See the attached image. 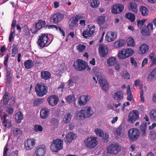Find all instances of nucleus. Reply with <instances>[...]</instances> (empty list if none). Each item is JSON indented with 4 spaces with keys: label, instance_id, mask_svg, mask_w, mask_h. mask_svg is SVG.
<instances>
[{
    "label": "nucleus",
    "instance_id": "63",
    "mask_svg": "<svg viewBox=\"0 0 156 156\" xmlns=\"http://www.w3.org/2000/svg\"><path fill=\"white\" fill-rule=\"evenodd\" d=\"M146 20H138L137 22V26L138 27H140L143 25L144 23L145 22Z\"/></svg>",
    "mask_w": 156,
    "mask_h": 156
},
{
    "label": "nucleus",
    "instance_id": "34",
    "mask_svg": "<svg viewBox=\"0 0 156 156\" xmlns=\"http://www.w3.org/2000/svg\"><path fill=\"white\" fill-rule=\"evenodd\" d=\"M41 76L42 78L47 80L50 77L51 74L48 71H43L41 73Z\"/></svg>",
    "mask_w": 156,
    "mask_h": 156
},
{
    "label": "nucleus",
    "instance_id": "55",
    "mask_svg": "<svg viewBox=\"0 0 156 156\" xmlns=\"http://www.w3.org/2000/svg\"><path fill=\"white\" fill-rule=\"evenodd\" d=\"M121 75L123 77L126 79L130 78V75L126 71H124L121 73Z\"/></svg>",
    "mask_w": 156,
    "mask_h": 156
},
{
    "label": "nucleus",
    "instance_id": "39",
    "mask_svg": "<svg viewBox=\"0 0 156 156\" xmlns=\"http://www.w3.org/2000/svg\"><path fill=\"white\" fill-rule=\"evenodd\" d=\"M105 17L103 16H100L98 17L97 21L100 26L103 24L105 21Z\"/></svg>",
    "mask_w": 156,
    "mask_h": 156
},
{
    "label": "nucleus",
    "instance_id": "25",
    "mask_svg": "<svg viewBox=\"0 0 156 156\" xmlns=\"http://www.w3.org/2000/svg\"><path fill=\"white\" fill-rule=\"evenodd\" d=\"M139 53L140 54H144L146 53L149 49L148 45L145 44H141L139 48Z\"/></svg>",
    "mask_w": 156,
    "mask_h": 156
},
{
    "label": "nucleus",
    "instance_id": "26",
    "mask_svg": "<svg viewBox=\"0 0 156 156\" xmlns=\"http://www.w3.org/2000/svg\"><path fill=\"white\" fill-rule=\"evenodd\" d=\"M117 62L116 58L115 57H110L107 61V63L108 66H112L115 65Z\"/></svg>",
    "mask_w": 156,
    "mask_h": 156
},
{
    "label": "nucleus",
    "instance_id": "9",
    "mask_svg": "<svg viewBox=\"0 0 156 156\" xmlns=\"http://www.w3.org/2000/svg\"><path fill=\"white\" fill-rule=\"evenodd\" d=\"M46 151V148L44 145H38L35 148L34 156H45Z\"/></svg>",
    "mask_w": 156,
    "mask_h": 156
},
{
    "label": "nucleus",
    "instance_id": "8",
    "mask_svg": "<svg viewBox=\"0 0 156 156\" xmlns=\"http://www.w3.org/2000/svg\"><path fill=\"white\" fill-rule=\"evenodd\" d=\"M95 31V26L94 25H88L86 29L83 31L82 35L84 38H87L92 36Z\"/></svg>",
    "mask_w": 156,
    "mask_h": 156
},
{
    "label": "nucleus",
    "instance_id": "37",
    "mask_svg": "<svg viewBox=\"0 0 156 156\" xmlns=\"http://www.w3.org/2000/svg\"><path fill=\"white\" fill-rule=\"evenodd\" d=\"M124 50L126 58L132 55L134 53V51L131 48L124 49Z\"/></svg>",
    "mask_w": 156,
    "mask_h": 156
},
{
    "label": "nucleus",
    "instance_id": "64",
    "mask_svg": "<svg viewBox=\"0 0 156 156\" xmlns=\"http://www.w3.org/2000/svg\"><path fill=\"white\" fill-rule=\"evenodd\" d=\"M64 87V84L63 83H61L59 87L58 88L57 90L59 91L62 92L63 90Z\"/></svg>",
    "mask_w": 156,
    "mask_h": 156
},
{
    "label": "nucleus",
    "instance_id": "42",
    "mask_svg": "<svg viewBox=\"0 0 156 156\" xmlns=\"http://www.w3.org/2000/svg\"><path fill=\"white\" fill-rule=\"evenodd\" d=\"M146 124L141 125L140 127V129L141 133V135L142 136H146Z\"/></svg>",
    "mask_w": 156,
    "mask_h": 156
},
{
    "label": "nucleus",
    "instance_id": "56",
    "mask_svg": "<svg viewBox=\"0 0 156 156\" xmlns=\"http://www.w3.org/2000/svg\"><path fill=\"white\" fill-rule=\"evenodd\" d=\"M2 124L5 127L7 128H10L11 126V122L8 119L3 121Z\"/></svg>",
    "mask_w": 156,
    "mask_h": 156
},
{
    "label": "nucleus",
    "instance_id": "45",
    "mask_svg": "<svg viewBox=\"0 0 156 156\" xmlns=\"http://www.w3.org/2000/svg\"><path fill=\"white\" fill-rule=\"evenodd\" d=\"M125 52L124 49L119 51L118 54V56L120 59H123L126 58Z\"/></svg>",
    "mask_w": 156,
    "mask_h": 156
},
{
    "label": "nucleus",
    "instance_id": "10",
    "mask_svg": "<svg viewBox=\"0 0 156 156\" xmlns=\"http://www.w3.org/2000/svg\"><path fill=\"white\" fill-rule=\"evenodd\" d=\"M97 78L102 89L105 91H107L108 89L109 84L106 79L103 76H97Z\"/></svg>",
    "mask_w": 156,
    "mask_h": 156
},
{
    "label": "nucleus",
    "instance_id": "43",
    "mask_svg": "<svg viewBox=\"0 0 156 156\" xmlns=\"http://www.w3.org/2000/svg\"><path fill=\"white\" fill-rule=\"evenodd\" d=\"M125 17L132 22L135 20V16L133 14L131 13H127L126 14Z\"/></svg>",
    "mask_w": 156,
    "mask_h": 156
},
{
    "label": "nucleus",
    "instance_id": "5",
    "mask_svg": "<svg viewBox=\"0 0 156 156\" xmlns=\"http://www.w3.org/2000/svg\"><path fill=\"white\" fill-rule=\"evenodd\" d=\"M35 90L37 94L40 97H42L46 94L48 88L44 84L37 83L36 85Z\"/></svg>",
    "mask_w": 156,
    "mask_h": 156
},
{
    "label": "nucleus",
    "instance_id": "30",
    "mask_svg": "<svg viewBox=\"0 0 156 156\" xmlns=\"http://www.w3.org/2000/svg\"><path fill=\"white\" fill-rule=\"evenodd\" d=\"M148 57L151 62L152 63L151 66L152 65H156V55L155 53L152 52L150 53L148 56Z\"/></svg>",
    "mask_w": 156,
    "mask_h": 156
},
{
    "label": "nucleus",
    "instance_id": "23",
    "mask_svg": "<svg viewBox=\"0 0 156 156\" xmlns=\"http://www.w3.org/2000/svg\"><path fill=\"white\" fill-rule=\"evenodd\" d=\"M123 92L122 91H117L114 93L112 97L114 100L119 101L123 98Z\"/></svg>",
    "mask_w": 156,
    "mask_h": 156
},
{
    "label": "nucleus",
    "instance_id": "58",
    "mask_svg": "<svg viewBox=\"0 0 156 156\" xmlns=\"http://www.w3.org/2000/svg\"><path fill=\"white\" fill-rule=\"evenodd\" d=\"M3 101L4 103H7L9 100V93L6 92L4 94L3 96Z\"/></svg>",
    "mask_w": 156,
    "mask_h": 156
},
{
    "label": "nucleus",
    "instance_id": "33",
    "mask_svg": "<svg viewBox=\"0 0 156 156\" xmlns=\"http://www.w3.org/2000/svg\"><path fill=\"white\" fill-rule=\"evenodd\" d=\"M125 41L124 40L120 39L114 43V46L116 48L122 47L125 45Z\"/></svg>",
    "mask_w": 156,
    "mask_h": 156
},
{
    "label": "nucleus",
    "instance_id": "50",
    "mask_svg": "<svg viewBox=\"0 0 156 156\" xmlns=\"http://www.w3.org/2000/svg\"><path fill=\"white\" fill-rule=\"evenodd\" d=\"M68 85L69 87L73 86L76 83V81L74 78H70L68 81Z\"/></svg>",
    "mask_w": 156,
    "mask_h": 156
},
{
    "label": "nucleus",
    "instance_id": "19",
    "mask_svg": "<svg viewBox=\"0 0 156 156\" xmlns=\"http://www.w3.org/2000/svg\"><path fill=\"white\" fill-rule=\"evenodd\" d=\"M124 8L123 5L117 4L114 5L111 9L112 12L114 14H119L121 12Z\"/></svg>",
    "mask_w": 156,
    "mask_h": 156
},
{
    "label": "nucleus",
    "instance_id": "54",
    "mask_svg": "<svg viewBox=\"0 0 156 156\" xmlns=\"http://www.w3.org/2000/svg\"><path fill=\"white\" fill-rule=\"evenodd\" d=\"M11 154L9 151V149L5 147L3 151V156H11Z\"/></svg>",
    "mask_w": 156,
    "mask_h": 156
},
{
    "label": "nucleus",
    "instance_id": "13",
    "mask_svg": "<svg viewBox=\"0 0 156 156\" xmlns=\"http://www.w3.org/2000/svg\"><path fill=\"white\" fill-rule=\"evenodd\" d=\"M36 143V140L33 138H30L26 140L24 142V148L27 150H30L34 147Z\"/></svg>",
    "mask_w": 156,
    "mask_h": 156
},
{
    "label": "nucleus",
    "instance_id": "21",
    "mask_svg": "<svg viewBox=\"0 0 156 156\" xmlns=\"http://www.w3.org/2000/svg\"><path fill=\"white\" fill-rule=\"evenodd\" d=\"M76 137V136L75 134L72 132H69L66 136L65 142L67 144H70Z\"/></svg>",
    "mask_w": 156,
    "mask_h": 156
},
{
    "label": "nucleus",
    "instance_id": "1",
    "mask_svg": "<svg viewBox=\"0 0 156 156\" xmlns=\"http://www.w3.org/2000/svg\"><path fill=\"white\" fill-rule=\"evenodd\" d=\"M94 114L93 108L87 106L82 108L75 113L74 118L78 120H81L91 117Z\"/></svg>",
    "mask_w": 156,
    "mask_h": 156
},
{
    "label": "nucleus",
    "instance_id": "29",
    "mask_svg": "<svg viewBox=\"0 0 156 156\" xmlns=\"http://www.w3.org/2000/svg\"><path fill=\"white\" fill-rule=\"evenodd\" d=\"M128 8L130 10H132L135 13L137 12L138 9L137 5L134 2H131L129 3Z\"/></svg>",
    "mask_w": 156,
    "mask_h": 156
},
{
    "label": "nucleus",
    "instance_id": "2",
    "mask_svg": "<svg viewBox=\"0 0 156 156\" xmlns=\"http://www.w3.org/2000/svg\"><path fill=\"white\" fill-rule=\"evenodd\" d=\"M53 36L51 35L42 33L39 35L37 43L41 48L49 46L53 41Z\"/></svg>",
    "mask_w": 156,
    "mask_h": 156
},
{
    "label": "nucleus",
    "instance_id": "3",
    "mask_svg": "<svg viewBox=\"0 0 156 156\" xmlns=\"http://www.w3.org/2000/svg\"><path fill=\"white\" fill-rule=\"evenodd\" d=\"M98 138L95 136H90L86 138L84 141V144L87 148L92 149L98 145Z\"/></svg>",
    "mask_w": 156,
    "mask_h": 156
},
{
    "label": "nucleus",
    "instance_id": "15",
    "mask_svg": "<svg viewBox=\"0 0 156 156\" xmlns=\"http://www.w3.org/2000/svg\"><path fill=\"white\" fill-rule=\"evenodd\" d=\"M45 24V21L41 20H38V22L35 24V27L33 28L31 30L33 34H36L39 30L42 27H44Z\"/></svg>",
    "mask_w": 156,
    "mask_h": 156
},
{
    "label": "nucleus",
    "instance_id": "20",
    "mask_svg": "<svg viewBox=\"0 0 156 156\" xmlns=\"http://www.w3.org/2000/svg\"><path fill=\"white\" fill-rule=\"evenodd\" d=\"M47 101L51 105L54 106L57 104L58 101V98L57 96L52 95L48 98Z\"/></svg>",
    "mask_w": 156,
    "mask_h": 156
},
{
    "label": "nucleus",
    "instance_id": "22",
    "mask_svg": "<svg viewBox=\"0 0 156 156\" xmlns=\"http://www.w3.org/2000/svg\"><path fill=\"white\" fill-rule=\"evenodd\" d=\"M50 112V109L47 108H42L40 112L41 118L44 119L47 118Z\"/></svg>",
    "mask_w": 156,
    "mask_h": 156
},
{
    "label": "nucleus",
    "instance_id": "17",
    "mask_svg": "<svg viewBox=\"0 0 156 156\" xmlns=\"http://www.w3.org/2000/svg\"><path fill=\"white\" fill-rule=\"evenodd\" d=\"M116 37L117 33L115 32L109 31L106 35L105 40L107 42H110L114 41Z\"/></svg>",
    "mask_w": 156,
    "mask_h": 156
},
{
    "label": "nucleus",
    "instance_id": "12",
    "mask_svg": "<svg viewBox=\"0 0 156 156\" xmlns=\"http://www.w3.org/2000/svg\"><path fill=\"white\" fill-rule=\"evenodd\" d=\"M121 147L116 144L109 146L107 148V152L111 154H117L120 151Z\"/></svg>",
    "mask_w": 156,
    "mask_h": 156
},
{
    "label": "nucleus",
    "instance_id": "7",
    "mask_svg": "<svg viewBox=\"0 0 156 156\" xmlns=\"http://www.w3.org/2000/svg\"><path fill=\"white\" fill-rule=\"evenodd\" d=\"M87 64L84 61L78 59L74 62L73 66L78 71H82L86 69L87 66Z\"/></svg>",
    "mask_w": 156,
    "mask_h": 156
},
{
    "label": "nucleus",
    "instance_id": "14",
    "mask_svg": "<svg viewBox=\"0 0 156 156\" xmlns=\"http://www.w3.org/2000/svg\"><path fill=\"white\" fill-rule=\"evenodd\" d=\"M90 98V96L89 95H83L80 97L77 100L78 105L80 106L85 105L87 104Z\"/></svg>",
    "mask_w": 156,
    "mask_h": 156
},
{
    "label": "nucleus",
    "instance_id": "62",
    "mask_svg": "<svg viewBox=\"0 0 156 156\" xmlns=\"http://www.w3.org/2000/svg\"><path fill=\"white\" fill-rule=\"evenodd\" d=\"M140 101L142 103H143L144 101V93L142 90H141L140 93Z\"/></svg>",
    "mask_w": 156,
    "mask_h": 156
},
{
    "label": "nucleus",
    "instance_id": "52",
    "mask_svg": "<svg viewBox=\"0 0 156 156\" xmlns=\"http://www.w3.org/2000/svg\"><path fill=\"white\" fill-rule=\"evenodd\" d=\"M15 34V30L14 29H13L12 28H11L9 38V41L11 42L12 41V40L14 38V36H13V35Z\"/></svg>",
    "mask_w": 156,
    "mask_h": 156
},
{
    "label": "nucleus",
    "instance_id": "28",
    "mask_svg": "<svg viewBox=\"0 0 156 156\" xmlns=\"http://www.w3.org/2000/svg\"><path fill=\"white\" fill-rule=\"evenodd\" d=\"M77 20L75 17L72 18L69 20V25L70 29H72L74 27L76 26L77 24Z\"/></svg>",
    "mask_w": 156,
    "mask_h": 156
},
{
    "label": "nucleus",
    "instance_id": "27",
    "mask_svg": "<svg viewBox=\"0 0 156 156\" xmlns=\"http://www.w3.org/2000/svg\"><path fill=\"white\" fill-rule=\"evenodd\" d=\"M12 72L10 70H7L5 78V82L7 83L10 84L11 83Z\"/></svg>",
    "mask_w": 156,
    "mask_h": 156
},
{
    "label": "nucleus",
    "instance_id": "48",
    "mask_svg": "<svg viewBox=\"0 0 156 156\" xmlns=\"http://www.w3.org/2000/svg\"><path fill=\"white\" fill-rule=\"evenodd\" d=\"M75 98L74 95L73 94L70 95L66 97L65 99L66 102L68 104H70L72 102Z\"/></svg>",
    "mask_w": 156,
    "mask_h": 156
},
{
    "label": "nucleus",
    "instance_id": "61",
    "mask_svg": "<svg viewBox=\"0 0 156 156\" xmlns=\"http://www.w3.org/2000/svg\"><path fill=\"white\" fill-rule=\"evenodd\" d=\"M23 28L24 30L23 32H24L25 34L26 35H29L30 34V32L28 27L26 25H25L23 27Z\"/></svg>",
    "mask_w": 156,
    "mask_h": 156
},
{
    "label": "nucleus",
    "instance_id": "53",
    "mask_svg": "<svg viewBox=\"0 0 156 156\" xmlns=\"http://www.w3.org/2000/svg\"><path fill=\"white\" fill-rule=\"evenodd\" d=\"M9 57L10 55L8 54H7L4 57V64L6 68H7L8 67V62Z\"/></svg>",
    "mask_w": 156,
    "mask_h": 156
},
{
    "label": "nucleus",
    "instance_id": "51",
    "mask_svg": "<svg viewBox=\"0 0 156 156\" xmlns=\"http://www.w3.org/2000/svg\"><path fill=\"white\" fill-rule=\"evenodd\" d=\"M12 50V56L14 57L15 54L18 52V48L16 44H13Z\"/></svg>",
    "mask_w": 156,
    "mask_h": 156
},
{
    "label": "nucleus",
    "instance_id": "31",
    "mask_svg": "<svg viewBox=\"0 0 156 156\" xmlns=\"http://www.w3.org/2000/svg\"><path fill=\"white\" fill-rule=\"evenodd\" d=\"M72 118V115L70 113H68L66 114L63 118L62 122L64 123H67L70 121Z\"/></svg>",
    "mask_w": 156,
    "mask_h": 156
},
{
    "label": "nucleus",
    "instance_id": "60",
    "mask_svg": "<svg viewBox=\"0 0 156 156\" xmlns=\"http://www.w3.org/2000/svg\"><path fill=\"white\" fill-rule=\"evenodd\" d=\"M135 85L136 87H138L141 90L142 87V84L140 83V80H137L135 81Z\"/></svg>",
    "mask_w": 156,
    "mask_h": 156
},
{
    "label": "nucleus",
    "instance_id": "41",
    "mask_svg": "<svg viewBox=\"0 0 156 156\" xmlns=\"http://www.w3.org/2000/svg\"><path fill=\"white\" fill-rule=\"evenodd\" d=\"M86 48V46L83 44H79L77 45L76 47L77 50L80 52H83L84 51Z\"/></svg>",
    "mask_w": 156,
    "mask_h": 156
},
{
    "label": "nucleus",
    "instance_id": "47",
    "mask_svg": "<svg viewBox=\"0 0 156 156\" xmlns=\"http://www.w3.org/2000/svg\"><path fill=\"white\" fill-rule=\"evenodd\" d=\"M33 129L36 132H41L43 130V128L41 126L36 124L34 126Z\"/></svg>",
    "mask_w": 156,
    "mask_h": 156
},
{
    "label": "nucleus",
    "instance_id": "36",
    "mask_svg": "<svg viewBox=\"0 0 156 156\" xmlns=\"http://www.w3.org/2000/svg\"><path fill=\"white\" fill-rule=\"evenodd\" d=\"M140 11L142 15L147 16L148 13V10L147 8L144 6H141L140 9Z\"/></svg>",
    "mask_w": 156,
    "mask_h": 156
},
{
    "label": "nucleus",
    "instance_id": "16",
    "mask_svg": "<svg viewBox=\"0 0 156 156\" xmlns=\"http://www.w3.org/2000/svg\"><path fill=\"white\" fill-rule=\"evenodd\" d=\"M99 54L102 58L105 57L108 54V47L103 44H101L98 47Z\"/></svg>",
    "mask_w": 156,
    "mask_h": 156
},
{
    "label": "nucleus",
    "instance_id": "40",
    "mask_svg": "<svg viewBox=\"0 0 156 156\" xmlns=\"http://www.w3.org/2000/svg\"><path fill=\"white\" fill-rule=\"evenodd\" d=\"M33 65V63L31 60H28L25 61L24 62V66L27 69H30L31 68Z\"/></svg>",
    "mask_w": 156,
    "mask_h": 156
},
{
    "label": "nucleus",
    "instance_id": "46",
    "mask_svg": "<svg viewBox=\"0 0 156 156\" xmlns=\"http://www.w3.org/2000/svg\"><path fill=\"white\" fill-rule=\"evenodd\" d=\"M94 132L97 136L100 137H102L104 136V134L103 131L100 129H95L94 130Z\"/></svg>",
    "mask_w": 156,
    "mask_h": 156
},
{
    "label": "nucleus",
    "instance_id": "18",
    "mask_svg": "<svg viewBox=\"0 0 156 156\" xmlns=\"http://www.w3.org/2000/svg\"><path fill=\"white\" fill-rule=\"evenodd\" d=\"M64 18L63 14L57 13L53 15L51 18V21L53 23H57L61 21Z\"/></svg>",
    "mask_w": 156,
    "mask_h": 156
},
{
    "label": "nucleus",
    "instance_id": "6",
    "mask_svg": "<svg viewBox=\"0 0 156 156\" xmlns=\"http://www.w3.org/2000/svg\"><path fill=\"white\" fill-rule=\"evenodd\" d=\"M128 134L129 140L130 141H135L139 138L140 132L137 129L132 128L129 130Z\"/></svg>",
    "mask_w": 156,
    "mask_h": 156
},
{
    "label": "nucleus",
    "instance_id": "11",
    "mask_svg": "<svg viewBox=\"0 0 156 156\" xmlns=\"http://www.w3.org/2000/svg\"><path fill=\"white\" fill-rule=\"evenodd\" d=\"M139 118V113L137 110L131 111L129 114L128 121L131 123L135 122Z\"/></svg>",
    "mask_w": 156,
    "mask_h": 156
},
{
    "label": "nucleus",
    "instance_id": "38",
    "mask_svg": "<svg viewBox=\"0 0 156 156\" xmlns=\"http://www.w3.org/2000/svg\"><path fill=\"white\" fill-rule=\"evenodd\" d=\"M127 45L128 46H130L134 47L135 46V44L134 40L133 37H129L127 40Z\"/></svg>",
    "mask_w": 156,
    "mask_h": 156
},
{
    "label": "nucleus",
    "instance_id": "35",
    "mask_svg": "<svg viewBox=\"0 0 156 156\" xmlns=\"http://www.w3.org/2000/svg\"><path fill=\"white\" fill-rule=\"evenodd\" d=\"M16 120L18 123L21 122L22 120L23 119V115L22 113L20 112H17L15 115Z\"/></svg>",
    "mask_w": 156,
    "mask_h": 156
},
{
    "label": "nucleus",
    "instance_id": "44",
    "mask_svg": "<svg viewBox=\"0 0 156 156\" xmlns=\"http://www.w3.org/2000/svg\"><path fill=\"white\" fill-rule=\"evenodd\" d=\"M12 133L14 136H17L21 135L22 133V132L20 129L18 128H13Z\"/></svg>",
    "mask_w": 156,
    "mask_h": 156
},
{
    "label": "nucleus",
    "instance_id": "49",
    "mask_svg": "<svg viewBox=\"0 0 156 156\" xmlns=\"http://www.w3.org/2000/svg\"><path fill=\"white\" fill-rule=\"evenodd\" d=\"M150 116L153 120H156V110H151L150 113Z\"/></svg>",
    "mask_w": 156,
    "mask_h": 156
},
{
    "label": "nucleus",
    "instance_id": "4",
    "mask_svg": "<svg viewBox=\"0 0 156 156\" xmlns=\"http://www.w3.org/2000/svg\"><path fill=\"white\" fill-rule=\"evenodd\" d=\"M63 148V141L59 139L54 140L50 146L51 150L54 152H57Z\"/></svg>",
    "mask_w": 156,
    "mask_h": 156
},
{
    "label": "nucleus",
    "instance_id": "59",
    "mask_svg": "<svg viewBox=\"0 0 156 156\" xmlns=\"http://www.w3.org/2000/svg\"><path fill=\"white\" fill-rule=\"evenodd\" d=\"M51 123L52 126H57L59 123L58 120L57 119L53 118L51 120Z\"/></svg>",
    "mask_w": 156,
    "mask_h": 156
},
{
    "label": "nucleus",
    "instance_id": "57",
    "mask_svg": "<svg viewBox=\"0 0 156 156\" xmlns=\"http://www.w3.org/2000/svg\"><path fill=\"white\" fill-rule=\"evenodd\" d=\"M122 131V128L121 127L119 126L117 128H115L114 131L115 134L118 136H120Z\"/></svg>",
    "mask_w": 156,
    "mask_h": 156
},
{
    "label": "nucleus",
    "instance_id": "32",
    "mask_svg": "<svg viewBox=\"0 0 156 156\" xmlns=\"http://www.w3.org/2000/svg\"><path fill=\"white\" fill-rule=\"evenodd\" d=\"M89 3L90 6L93 8H98L100 4L98 0H90Z\"/></svg>",
    "mask_w": 156,
    "mask_h": 156
},
{
    "label": "nucleus",
    "instance_id": "24",
    "mask_svg": "<svg viewBox=\"0 0 156 156\" xmlns=\"http://www.w3.org/2000/svg\"><path fill=\"white\" fill-rule=\"evenodd\" d=\"M66 67L64 64H62L56 67L55 71L57 75H60L61 73L66 71Z\"/></svg>",
    "mask_w": 156,
    "mask_h": 156
}]
</instances>
